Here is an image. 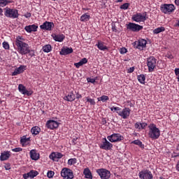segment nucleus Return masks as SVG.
<instances>
[{
  "instance_id": "f257e3e1",
  "label": "nucleus",
  "mask_w": 179,
  "mask_h": 179,
  "mask_svg": "<svg viewBox=\"0 0 179 179\" xmlns=\"http://www.w3.org/2000/svg\"><path fill=\"white\" fill-rule=\"evenodd\" d=\"M26 39L22 36H17L15 38V45L17 48V52L21 55H26V54H29L30 52V48L29 47V44L26 43Z\"/></svg>"
},
{
  "instance_id": "f03ea898",
  "label": "nucleus",
  "mask_w": 179,
  "mask_h": 179,
  "mask_svg": "<svg viewBox=\"0 0 179 179\" xmlns=\"http://www.w3.org/2000/svg\"><path fill=\"white\" fill-rule=\"evenodd\" d=\"M148 136L153 141L160 138V129L156 124L151 123L148 125Z\"/></svg>"
},
{
  "instance_id": "7ed1b4c3",
  "label": "nucleus",
  "mask_w": 179,
  "mask_h": 179,
  "mask_svg": "<svg viewBox=\"0 0 179 179\" xmlns=\"http://www.w3.org/2000/svg\"><path fill=\"white\" fill-rule=\"evenodd\" d=\"M4 12V15L10 19H17L19 17V10L15 8H10L6 7Z\"/></svg>"
},
{
  "instance_id": "20e7f679",
  "label": "nucleus",
  "mask_w": 179,
  "mask_h": 179,
  "mask_svg": "<svg viewBox=\"0 0 179 179\" xmlns=\"http://www.w3.org/2000/svg\"><path fill=\"white\" fill-rule=\"evenodd\" d=\"M161 12L164 13L165 15H170V13H173L176 10V6L174 4H162L160 7Z\"/></svg>"
},
{
  "instance_id": "39448f33",
  "label": "nucleus",
  "mask_w": 179,
  "mask_h": 179,
  "mask_svg": "<svg viewBox=\"0 0 179 179\" xmlns=\"http://www.w3.org/2000/svg\"><path fill=\"white\" fill-rule=\"evenodd\" d=\"M157 65V59L155 57L151 56L147 59V66L149 72H153Z\"/></svg>"
},
{
  "instance_id": "423d86ee",
  "label": "nucleus",
  "mask_w": 179,
  "mask_h": 179,
  "mask_svg": "<svg viewBox=\"0 0 179 179\" xmlns=\"http://www.w3.org/2000/svg\"><path fill=\"white\" fill-rule=\"evenodd\" d=\"M107 139L112 143H115L117 142H121V141H124V136L120 134L115 133L111 134L110 136H108Z\"/></svg>"
},
{
  "instance_id": "0eeeda50",
  "label": "nucleus",
  "mask_w": 179,
  "mask_h": 179,
  "mask_svg": "<svg viewBox=\"0 0 179 179\" xmlns=\"http://www.w3.org/2000/svg\"><path fill=\"white\" fill-rule=\"evenodd\" d=\"M96 173L101 179H109L111 177V172L106 169H97Z\"/></svg>"
},
{
  "instance_id": "6e6552de",
  "label": "nucleus",
  "mask_w": 179,
  "mask_h": 179,
  "mask_svg": "<svg viewBox=\"0 0 179 179\" xmlns=\"http://www.w3.org/2000/svg\"><path fill=\"white\" fill-rule=\"evenodd\" d=\"M61 176L64 179H73V171L68 168H64L61 171Z\"/></svg>"
},
{
  "instance_id": "1a4fd4ad",
  "label": "nucleus",
  "mask_w": 179,
  "mask_h": 179,
  "mask_svg": "<svg viewBox=\"0 0 179 179\" xmlns=\"http://www.w3.org/2000/svg\"><path fill=\"white\" fill-rule=\"evenodd\" d=\"M138 177L140 179H153V174L148 169H144L139 172Z\"/></svg>"
},
{
  "instance_id": "9d476101",
  "label": "nucleus",
  "mask_w": 179,
  "mask_h": 179,
  "mask_svg": "<svg viewBox=\"0 0 179 179\" xmlns=\"http://www.w3.org/2000/svg\"><path fill=\"white\" fill-rule=\"evenodd\" d=\"M126 26L127 30H131V31H140V30H142V29H143V27L142 25H139L138 24L132 22L127 24Z\"/></svg>"
},
{
  "instance_id": "9b49d317",
  "label": "nucleus",
  "mask_w": 179,
  "mask_h": 179,
  "mask_svg": "<svg viewBox=\"0 0 179 179\" xmlns=\"http://www.w3.org/2000/svg\"><path fill=\"white\" fill-rule=\"evenodd\" d=\"M117 114L120 117L123 118V120H127L131 115V109L129 108H124L122 110L117 112Z\"/></svg>"
},
{
  "instance_id": "f8f14e48",
  "label": "nucleus",
  "mask_w": 179,
  "mask_h": 179,
  "mask_svg": "<svg viewBox=\"0 0 179 179\" xmlns=\"http://www.w3.org/2000/svg\"><path fill=\"white\" fill-rule=\"evenodd\" d=\"M104 141L102 142L101 145H99L100 149H103V150H111L113 149V145L107 138H103Z\"/></svg>"
},
{
  "instance_id": "ddd939ff",
  "label": "nucleus",
  "mask_w": 179,
  "mask_h": 179,
  "mask_svg": "<svg viewBox=\"0 0 179 179\" xmlns=\"http://www.w3.org/2000/svg\"><path fill=\"white\" fill-rule=\"evenodd\" d=\"M46 127L48 129H56V128L59 127V123L55 120H48Z\"/></svg>"
},
{
  "instance_id": "4468645a",
  "label": "nucleus",
  "mask_w": 179,
  "mask_h": 179,
  "mask_svg": "<svg viewBox=\"0 0 179 179\" xmlns=\"http://www.w3.org/2000/svg\"><path fill=\"white\" fill-rule=\"evenodd\" d=\"M132 19L134 22H137L138 23L141 22H145V20H146V13H145L144 15L141 13H137L133 16Z\"/></svg>"
},
{
  "instance_id": "2eb2a0df",
  "label": "nucleus",
  "mask_w": 179,
  "mask_h": 179,
  "mask_svg": "<svg viewBox=\"0 0 179 179\" xmlns=\"http://www.w3.org/2000/svg\"><path fill=\"white\" fill-rule=\"evenodd\" d=\"M49 157L53 162H59V159H62V157H64V155L61 152H52Z\"/></svg>"
},
{
  "instance_id": "dca6fc26",
  "label": "nucleus",
  "mask_w": 179,
  "mask_h": 179,
  "mask_svg": "<svg viewBox=\"0 0 179 179\" xmlns=\"http://www.w3.org/2000/svg\"><path fill=\"white\" fill-rule=\"evenodd\" d=\"M18 90L22 94H26L27 96H31L33 94V91L27 90L26 87L22 84L18 85Z\"/></svg>"
},
{
  "instance_id": "f3484780",
  "label": "nucleus",
  "mask_w": 179,
  "mask_h": 179,
  "mask_svg": "<svg viewBox=\"0 0 179 179\" xmlns=\"http://www.w3.org/2000/svg\"><path fill=\"white\" fill-rule=\"evenodd\" d=\"M52 27H54V23L50 22H45L43 24L40 26V28L42 30H47L48 31H50Z\"/></svg>"
},
{
  "instance_id": "a211bd4d",
  "label": "nucleus",
  "mask_w": 179,
  "mask_h": 179,
  "mask_svg": "<svg viewBox=\"0 0 179 179\" xmlns=\"http://www.w3.org/2000/svg\"><path fill=\"white\" fill-rule=\"evenodd\" d=\"M38 176V171L31 170L27 173L23 174L24 179H29V178H34V177H37Z\"/></svg>"
},
{
  "instance_id": "6ab92c4d",
  "label": "nucleus",
  "mask_w": 179,
  "mask_h": 179,
  "mask_svg": "<svg viewBox=\"0 0 179 179\" xmlns=\"http://www.w3.org/2000/svg\"><path fill=\"white\" fill-rule=\"evenodd\" d=\"M26 70V66L21 65L18 68L15 69V71L12 73V76H16L20 75V73H23Z\"/></svg>"
},
{
  "instance_id": "aec40b11",
  "label": "nucleus",
  "mask_w": 179,
  "mask_h": 179,
  "mask_svg": "<svg viewBox=\"0 0 179 179\" xmlns=\"http://www.w3.org/2000/svg\"><path fill=\"white\" fill-rule=\"evenodd\" d=\"M146 44H148V42L145 39H140L137 42V46L136 48L138 50H143V48H146Z\"/></svg>"
},
{
  "instance_id": "412c9836",
  "label": "nucleus",
  "mask_w": 179,
  "mask_h": 179,
  "mask_svg": "<svg viewBox=\"0 0 179 179\" xmlns=\"http://www.w3.org/2000/svg\"><path fill=\"white\" fill-rule=\"evenodd\" d=\"M52 37L55 41H58L59 43H62L65 40V35L64 34H52Z\"/></svg>"
},
{
  "instance_id": "4be33fe9",
  "label": "nucleus",
  "mask_w": 179,
  "mask_h": 179,
  "mask_svg": "<svg viewBox=\"0 0 179 179\" xmlns=\"http://www.w3.org/2000/svg\"><path fill=\"white\" fill-rule=\"evenodd\" d=\"M10 157V151H4L1 153L0 160L1 162H5V160H8Z\"/></svg>"
},
{
  "instance_id": "5701e85b",
  "label": "nucleus",
  "mask_w": 179,
  "mask_h": 179,
  "mask_svg": "<svg viewBox=\"0 0 179 179\" xmlns=\"http://www.w3.org/2000/svg\"><path fill=\"white\" fill-rule=\"evenodd\" d=\"M73 52V49L72 48H64L61 50L59 54L60 55H68L69 54H72Z\"/></svg>"
},
{
  "instance_id": "b1692460",
  "label": "nucleus",
  "mask_w": 179,
  "mask_h": 179,
  "mask_svg": "<svg viewBox=\"0 0 179 179\" xmlns=\"http://www.w3.org/2000/svg\"><path fill=\"white\" fill-rule=\"evenodd\" d=\"M96 47H97L100 51H106L108 50V48L104 45V43L101 41H98L97 43L96 44Z\"/></svg>"
},
{
  "instance_id": "393cba45",
  "label": "nucleus",
  "mask_w": 179,
  "mask_h": 179,
  "mask_svg": "<svg viewBox=\"0 0 179 179\" xmlns=\"http://www.w3.org/2000/svg\"><path fill=\"white\" fill-rule=\"evenodd\" d=\"M24 29L26 31H27V33H31L33 31H37V29H38V27L36 24H32L25 27Z\"/></svg>"
},
{
  "instance_id": "a878e982",
  "label": "nucleus",
  "mask_w": 179,
  "mask_h": 179,
  "mask_svg": "<svg viewBox=\"0 0 179 179\" xmlns=\"http://www.w3.org/2000/svg\"><path fill=\"white\" fill-rule=\"evenodd\" d=\"M29 155L32 160H38L40 159V155L36 152V150H31Z\"/></svg>"
},
{
  "instance_id": "bb28decb",
  "label": "nucleus",
  "mask_w": 179,
  "mask_h": 179,
  "mask_svg": "<svg viewBox=\"0 0 179 179\" xmlns=\"http://www.w3.org/2000/svg\"><path fill=\"white\" fill-rule=\"evenodd\" d=\"M83 174L85 178H90V179L93 178V176H92V171H90V169L89 168H85L84 169Z\"/></svg>"
},
{
  "instance_id": "cd10ccee",
  "label": "nucleus",
  "mask_w": 179,
  "mask_h": 179,
  "mask_svg": "<svg viewBox=\"0 0 179 179\" xmlns=\"http://www.w3.org/2000/svg\"><path fill=\"white\" fill-rule=\"evenodd\" d=\"M148 126V124L143 122H136L134 124V127L136 128V129H145V128H146V127Z\"/></svg>"
},
{
  "instance_id": "c85d7f7f",
  "label": "nucleus",
  "mask_w": 179,
  "mask_h": 179,
  "mask_svg": "<svg viewBox=\"0 0 179 179\" xmlns=\"http://www.w3.org/2000/svg\"><path fill=\"white\" fill-rule=\"evenodd\" d=\"M64 100L66 101H73L75 100V94H73V92H70L67 96L64 97Z\"/></svg>"
},
{
  "instance_id": "c756f323",
  "label": "nucleus",
  "mask_w": 179,
  "mask_h": 179,
  "mask_svg": "<svg viewBox=\"0 0 179 179\" xmlns=\"http://www.w3.org/2000/svg\"><path fill=\"white\" fill-rule=\"evenodd\" d=\"M41 131V129H40V127L36 126L31 128V132L32 134V135H38V134H40V131Z\"/></svg>"
},
{
  "instance_id": "7c9ffc66",
  "label": "nucleus",
  "mask_w": 179,
  "mask_h": 179,
  "mask_svg": "<svg viewBox=\"0 0 179 179\" xmlns=\"http://www.w3.org/2000/svg\"><path fill=\"white\" fill-rule=\"evenodd\" d=\"M90 20V15L88 13H85L80 17L81 22H87Z\"/></svg>"
},
{
  "instance_id": "2f4dec72",
  "label": "nucleus",
  "mask_w": 179,
  "mask_h": 179,
  "mask_svg": "<svg viewBox=\"0 0 179 179\" xmlns=\"http://www.w3.org/2000/svg\"><path fill=\"white\" fill-rule=\"evenodd\" d=\"M42 50H43V52H51L52 48L51 47V45L48 44V45H44L42 48Z\"/></svg>"
},
{
  "instance_id": "473e14b6",
  "label": "nucleus",
  "mask_w": 179,
  "mask_h": 179,
  "mask_svg": "<svg viewBox=\"0 0 179 179\" xmlns=\"http://www.w3.org/2000/svg\"><path fill=\"white\" fill-rule=\"evenodd\" d=\"M166 28L164 27H160L153 30L154 34H159V33H163L165 31Z\"/></svg>"
},
{
  "instance_id": "72a5a7b5",
  "label": "nucleus",
  "mask_w": 179,
  "mask_h": 179,
  "mask_svg": "<svg viewBox=\"0 0 179 179\" xmlns=\"http://www.w3.org/2000/svg\"><path fill=\"white\" fill-rule=\"evenodd\" d=\"M137 79H138V82H140L141 83V85H145V80L146 79V77H145V75L141 74V75L138 76Z\"/></svg>"
},
{
  "instance_id": "f704fd0d",
  "label": "nucleus",
  "mask_w": 179,
  "mask_h": 179,
  "mask_svg": "<svg viewBox=\"0 0 179 179\" xmlns=\"http://www.w3.org/2000/svg\"><path fill=\"white\" fill-rule=\"evenodd\" d=\"M110 98L108 96L103 95L101 97L98 98V101H102L103 103H106V101H108Z\"/></svg>"
},
{
  "instance_id": "c9c22d12",
  "label": "nucleus",
  "mask_w": 179,
  "mask_h": 179,
  "mask_svg": "<svg viewBox=\"0 0 179 179\" xmlns=\"http://www.w3.org/2000/svg\"><path fill=\"white\" fill-rule=\"evenodd\" d=\"M10 1L9 0H0V6L1 8H4V6H6L8 3H10Z\"/></svg>"
},
{
  "instance_id": "e433bc0d",
  "label": "nucleus",
  "mask_w": 179,
  "mask_h": 179,
  "mask_svg": "<svg viewBox=\"0 0 179 179\" xmlns=\"http://www.w3.org/2000/svg\"><path fill=\"white\" fill-rule=\"evenodd\" d=\"M131 143H134V145H137L140 148H143V144L142 143V141H141L139 140H135V141H132Z\"/></svg>"
},
{
  "instance_id": "4c0bfd02",
  "label": "nucleus",
  "mask_w": 179,
  "mask_h": 179,
  "mask_svg": "<svg viewBox=\"0 0 179 179\" xmlns=\"http://www.w3.org/2000/svg\"><path fill=\"white\" fill-rule=\"evenodd\" d=\"M110 110L113 111V112H115V113H117V114H118V113H120V111L121 110V108L113 106V107L110 108Z\"/></svg>"
},
{
  "instance_id": "58836bf2",
  "label": "nucleus",
  "mask_w": 179,
  "mask_h": 179,
  "mask_svg": "<svg viewBox=\"0 0 179 179\" xmlns=\"http://www.w3.org/2000/svg\"><path fill=\"white\" fill-rule=\"evenodd\" d=\"M76 162H77L76 158H71L69 159L68 164L69 166H72V164H76Z\"/></svg>"
},
{
  "instance_id": "ea45409f",
  "label": "nucleus",
  "mask_w": 179,
  "mask_h": 179,
  "mask_svg": "<svg viewBox=\"0 0 179 179\" xmlns=\"http://www.w3.org/2000/svg\"><path fill=\"white\" fill-rule=\"evenodd\" d=\"M129 3H125L123 5L120 6V9H123L124 10H127L128 8H129Z\"/></svg>"
},
{
  "instance_id": "a19ab883",
  "label": "nucleus",
  "mask_w": 179,
  "mask_h": 179,
  "mask_svg": "<svg viewBox=\"0 0 179 179\" xmlns=\"http://www.w3.org/2000/svg\"><path fill=\"white\" fill-rule=\"evenodd\" d=\"M47 177H48V178H52V177H54V171H48L47 173Z\"/></svg>"
},
{
  "instance_id": "79ce46f5",
  "label": "nucleus",
  "mask_w": 179,
  "mask_h": 179,
  "mask_svg": "<svg viewBox=\"0 0 179 179\" xmlns=\"http://www.w3.org/2000/svg\"><path fill=\"white\" fill-rule=\"evenodd\" d=\"M87 101L91 104V106H94L96 104V102L94 101V99H90V98H87Z\"/></svg>"
},
{
  "instance_id": "37998d69",
  "label": "nucleus",
  "mask_w": 179,
  "mask_h": 179,
  "mask_svg": "<svg viewBox=\"0 0 179 179\" xmlns=\"http://www.w3.org/2000/svg\"><path fill=\"white\" fill-rule=\"evenodd\" d=\"M3 48H4V50H9V43L8 42H3Z\"/></svg>"
},
{
  "instance_id": "c03bdc74",
  "label": "nucleus",
  "mask_w": 179,
  "mask_h": 179,
  "mask_svg": "<svg viewBox=\"0 0 179 179\" xmlns=\"http://www.w3.org/2000/svg\"><path fill=\"white\" fill-rule=\"evenodd\" d=\"M22 150H23V148H15L12 149V152H15L16 153L19 152H22Z\"/></svg>"
},
{
  "instance_id": "a18cd8bd",
  "label": "nucleus",
  "mask_w": 179,
  "mask_h": 179,
  "mask_svg": "<svg viewBox=\"0 0 179 179\" xmlns=\"http://www.w3.org/2000/svg\"><path fill=\"white\" fill-rule=\"evenodd\" d=\"M27 141H29V138H26V137H23L22 138H21L20 142L22 145H24V143H26Z\"/></svg>"
},
{
  "instance_id": "49530a36",
  "label": "nucleus",
  "mask_w": 179,
  "mask_h": 179,
  "mask_svg": "<svg viewBox=\"0 0 179 179\" xmlns=\"http://www.w3.org/2000/svg\"><path fill=\"white\" fill-rule=\"evenodd\" d=\"M128 50L125 48H122L120 49V54H127Z\"/></svg>"
},
{
  "instance_id": "de8ad7c7",
  "label": "nucleus",
  "mask_w": 179,
  "mask_h": 179,
  "mask_svg": "<svg viewBox=\"0 0 179 179\" xmlns=\"http://www.w3.org/2000/svg\"><path fill=\"white\" fill-rule=\"evenodd\" d=\"M80 62L83 64L85 65V64H87V59L86 58H83Z\"/></svg>"
},
{
  "instance_id": "09e8293b",
  "label": "nucleus",
  "mask_w": 179,
  "mask_h": 179,
  "mask_svg": "<svg viewBox=\"0 0 179 179\" xmlns=\"http://www.w3.org/2000/svg\"><path fill=\"white\" fill-rule=\"evenodd\" d=\"M112 30L115 33H117V27H115V24H112Z\"/></svg>"
},
{
  "instance_id": "8fccbe9b",
  "label": "nucleus",
  "mask_w": 179,
  "mask_h": 179,
  "mask_svg": "<svg viewBox=\"0 0 179 179\" xmlns=\"http://www.w3.org/2000/svg\"><path fill=\"white\" fill-rule=\"evenodd\" d=\"M87 82H89L90 83H96V80L94 78H87Z\"/></svg>"
},
{
  "instance_id": "3c124183",
  "label": "nucleus",
  "mask_w": 179,
  "mask_h": 179,
  "mask_svg": "<svg viewBox=\"0 0 179 179\" xmlns=\"http://www.w3.org/2000/svg\"><path fill=\"white\" fill-rule=\"evenodd\" d=\"M74 65L77 68H80V66H82L83 64H82V63L80 62H79L78 63H75Z\"/></svg>"
},
{
  "instance_id": "603ef678",
  "label": "nucleus",
  "mask_w": 179,
  "mask_h": 179,
  "mask_svg": "<svg viewBox=\"0 0 179 179\" xmlns=\"http://www.w3.org/2000/svg\"><path fill=\"white\" fill-rule=\"evenodd\" d=\"M134 71H135V67H130L128 69V73H132V72H134Z\"/></svg>"
},
{
  "instance_id": "864d4df0",
  "label": "nucleus",
  "mask_w": 179,
  "mask_h": 179,
  "mask_svg": "<svg viewBox=\"0 0 179 179\" xmlns=\"http://www.w3.org/2000/svg\"><path fill=\"white\" fill-rule=\"evenodd\" d=\"M24 17L28 19V17H31V13H27L26 14L24 15Z\"/></svg>"
},
{
  "instance_id": "5fc2aeb1",
  "label": "nucleus",
  "mask_w": 179,
  "mask_h": 179,
  "mask_svg": "<svg viewBox=\"0 0 179 179\" xmlns=\"http://www.w3.org/2000/svg\"><path fill=\"white\" fill-rule=\"evenodd\" d=\"M166 57H167V58H169V59H173V58H174V57H173V55H171V54H168V55H166Z\"/></svg>"
},
{
  "instance_id": "6e6d98bb",
  "label": "nucleus",
  "mask_w": 179,
  "mask_h": 179,
  "mask_svg": "<svg viewBox=\"0 0 179 179\" xmlns=\"http://www.w3.org/2000/svg\"><path fill=\"white\" fill-rule=\"evenodd\" d=\"M76 99H82V95L79 93L76 94Z\"/></svg>"
},
{
  "instance_id": "4d7b16f0",
  "label": "nucleus",
  "mask_w": 179,
  "mask_h": 179,
  "mask_svg": "<svg viewBox=\"0 0 179 179\" xmlns=\"http://www.w3.org/2000/svg\"><path fill=\"white\" fill-rule=\"evenodd\" d=\"M176 170H177V171L179 172V161L178 162V163L176 164Z\"/></svg>"
},
{
  "instance_id": "13d9d810",
  "label": "nucleus",
  "mask_w": 179,
  "mask_h": 179,
  "mask_svg": "<svg viewBox=\"0 0 179 179\" xmlns=\"http://www.w3.org/2000/svg\"><path fill=\"white\" fill-rule=\"evenodd\" d=\"M2 13H3V9H2V8H0V16H2Z\"/></svg>"
},
{
  "instance_id": "bf43d9fd",
  "label": "nucleus",
  "mask_w": 179,
  "mask_h": 179,
  "mask_svg": "<svg viewBox=\"0 0 179 179\" xmlns=\"http://www.w3.org/2000/svg\"><path fill=\"white\" fill-rule=\"evenodd\" d=\"M175 4H176L177 6H179V0H175Z\"/></svg>"
},
{
  "instance_id": "052dcab7",
  "label": "nucleus",
  "mask_w": 179,
  "mask_h": 179,
  "mask_svg": "<svg viewBox=\"0 0 179 179\" xmlns=\"http://www.w3.org/2000/svg\"><path fill=\"white\" fill-rule=\"evenodd\" d=\"M102 124L104 125L106 124H107V121L106 120V119H103L102 120Z\"/></svg>"
},
{
  "instance_id": "680f3d73",
  "label": "nucleus",
  "mask_w": 179,
  "mask_h": 179,
  "mask_svg": "<svg viewBox=\"0 0 179 179\" xmlns=\"http://www.w3.org/2000/svg\"><path fill=\"white\" fill-rule=\"evenodd\" d=\"M6 170H10V166H7L5 167Z\"/></svg>"
},
{
  "instance_id": "e2e57ef3",
  "label": "nucleus",
  "mask_w": 179,
  "mask_h": 179,
  "mask_svg": "<svg viewBox=\"0 0 179 179\" xmlns=\"http://www.w3.org/2000/svg\"><path fill=\"white\" fill-rule=\"evenodd\" d=\"M77 139H78V138H73V141L75 142V141H76Z\"/></svg>"
},
{
  "instance_id": "0e129e2a",
  "label": "nucleus",
  "mask_w": 179,
  "mask_h": 179,
  "mask_svg": "<svg viewBox=\"0 0 179 179\" xmlns=\"http://www.w3.org/2000/svg\"><path fill=\"white\" fill-rule=\"evenodd\" d=\"M117 2H122V0H117Z\"/></svg>"
},
{
  "instance_id": "69168bd1",
  "label": "nucleus",
  "mask_w": 179,
  "mask_h": 179,
  "mask_svg": "<svg viewBox=\"0 0 179 179\" xmlns=\"http://www.w3.org/2000/svg\"><path fill=\"white\" fill-rule=\"evenodd\" d=\"M177 26L179 27V20H178V21Z\"/></svg>"
},
{
  "instance_id": "338daca9",
  "label": "nucleus",
  "mask_w": 179,
  "mask_h": 179,
  "mask_svg": "<svg viewBox=\"0 0 179 179\" xmlns=\"http://www.w3.org/2000/svg\"><path fill=\"white\" fill-rule=\"evenodd\" d=\"M0 104H2V101H0Z\"/></svg>"
},
{
  "instance_id": "774afa93",
  "label": "nucleus",
  "mask_w": 179,
  "mask_h": 179,
  "mask_svg": "<svg viewBox=\"0 0 179 179\" xmlns=\"http://www.w3.org/2000/svg\"><path fill=\"white\" fill-rule=\"evenodd\" d=\"M52 1H57V0H52Z\"/></svg>"
}]
</instances>
